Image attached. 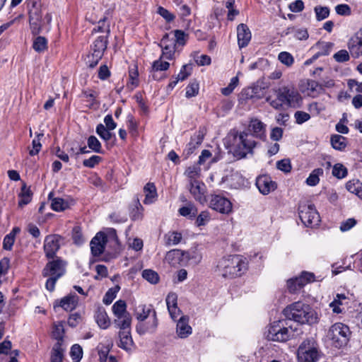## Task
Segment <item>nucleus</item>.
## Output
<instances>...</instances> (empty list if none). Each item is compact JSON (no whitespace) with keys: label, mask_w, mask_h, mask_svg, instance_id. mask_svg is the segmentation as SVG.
I'll use <instances>...</instances> for the list:
<instances>
[{"label":"nucleus","mask_w":362,"mask_h":362,"mask_svg":"<svg viewBox=\"0 0 362 362\" xmlns=\"http://www.w3.org/2000/svg\"><path fill=\"white\" fill-rule=\"evenodd\" d=\"M33 48L37 52H42L47 49V40L45 37L38 36L33 40Z\"/></svg>","instance_id":"e433bc0d"},{"label":"nucleus","mask_w":362,"mask_h":362,"mask_svg":"<svg viewBox=\"0 0 362 362\" xmlns=\"http://www.w3.org/2000/svg\"><path fill=\"white\" fill-rule=\"evenodd\" d=\"M51 206L55 211H62L68 208V203L62 198H54L52 200Z\"/></svg>","instance_id":"c03bdc74"},{"label":"nucleus","mask_w":362,"mask_h":362,"mask_svg":"<svg viewBox=\"0 0 362 362\" xmlns=\"http://www.w3.org/2000/svg\"><path fill=\"white\" fill-rule=\"evenodd\" d=\"M81 97L85 98L86 101L89 103V106H93L95 103L96 93L92 90H84L81 93Z\"/></svg>","instance_id":"4d7b16f0"},{"label":"nucleus","mask_w":362,"mask_h":362,"mask_svg":"<svg viewBox=\"0 0 362 362\" xmlns=\"http://www.w3.org/2000/svg\"><path fill=\"white\" fill-rule=\"evenodd\" d=\"M112 312L115 317L129 314L127 311V304L125 301L122 300H117L112 305Z\"/></svg>","instance_id":"c9c22d12"},{"label":"nucleus","mask_w":362,"mask_h":362,"mask_svg":"<svg viewBox=\"0 0 362 362\" xmlns=\"http://www.w3.org/2000/svg\"><path fill=\"white\" fill-rule=\"evenodd\" d=\"M72 238L74 243L76 245H81L84 242V238L83 236L81 228L80 226H75L72 230Z\"/></svg>","instance_id":"864d4df0"},{"label":"nucleus","mask_w":362,"mask_h":362,"mask_svg":"<svg viewBox=\"0 0 362 362\" xmlns=\"http://www.w3.org/2000/svg\"><path fill=\"white\" fill-rule=\"evenodd\" d=\"M159 46L162 49L161 58L171 60L174 58L176 50V44L173 39H170L168 34H165L160 40Z\"/></svg>","instance_id":"2eb2a0df"},{"label":"nucleus","mask_w":362,"mask_h":362,"mask_svg":"<svg viewBox=\"0 0 362 362\" xmlns=\"http://www.w3.org/2000/svg\"><path fill=\"white\" fill-rule=\"evenodd\" d=\"M294 118L298 124H302L310 119V115L303 111H297L294 114Z\"/></svg>","instance_id":"bf43d9fd"},{"label":"nucleus","mask_w":362,"mask_h":362,"mask_svg":"<svg viewBox=\"0 0 362 362\" xmlns=\"http://www.w3.org/2000/svg\"><path fill=\"white\" fill-rule=\"evenodd\" d=\"M307 90L308 95L314 98L322 92L323 86L315 81L308 80L307 82Z\"/></svg>","instance_id":"f704fd0d"},{"label":"nucleus","mask_w":362,"mask_h":362,"mask_svg":"<svg viewBox=\"0 0 362 362\" xmlns=\"http://www.w3.org/2000/svg\"><path fill=\"white\" fill-rule=\"evenodd\" d=\"M248 131L252 132L251 134L254 135V138L263 139L266 137L265 124L257 119H253L250 121Z\"/></svg>","instance_id":"412c9836"},{"label":"nucleus","mask_w":362,"mask_h":362,"mask_svg":"<svg viewBox=\"0 0 362 362\" xmlns=\"http://www.w3.org/2000/svg\"><path fill=\"white\" fill-rule=\"evenodd\" d=\"M189 186L190 193L197 201L200 203L206 202V186L203 182L200 180L191 182Z\"/></svg>","instance_id":"f3484780"},{"label":"nucleus","mask_w":362,"mask_h":362,"mask_svg":"<svg viewBox=\"0 0 362 362\" xmlns=\"http://www.w3.org/2000/svg\"><path fill=\"white\" fill-rule=\"evenodd\" d=\"M299 217L306 227L317 226L320 221V215L314 204H300L298 207Z\"/></svg>","instance_id":"9d476101"},{"label":"nucleus","mask_w":362,"mask_h":362,"mask_svg":"<svg viewBox=\"0 0 362 362\" xmlns=\"http://www.w3.org/2000/svg\"><path fill=\"white\" fill-rule=\"evenodd\" d=\"M279 60L287 66H291L293 62L294 59L293 56L287 52H281L278 56Z\"/></svg>","instance_id":"3c124183"},{"label":"nucleus","mask_w":362,"mask_h":362,"mask_svg":"<svg viewBox=\"0 0 362 362\" xmlns=\"http://www.w3.org/2000/svg\"><path fill=\"white\" fill-rule=\"evenodd\" d=\"M119 287L116 286L115 288H110L103 297V302L105 305H110L112 303L113 300L116 298V293L119 291Z\"/></svg>","instance_id":"09e8293b"},{"label":"nucleus","mask_w":362,"mask_h":362,"mask_svg":"<svg viewBox=\"0 0 362 362\" xmlns=\"http://www.w3.org/2000/svg\"><path fill=\"white\" fill-rule=\"evenodd\" d=\"M88 146L95 153L102 152V146L99 140L95 136H90L87 141Z\"/></svg>","instance_id":"a18cd8bd"},{"label":"nucleus","mask_w":362,"mask_h":362,"mask_svg":"<svg viewBox=\"0 0 362 362\" xmlns=\"http://www.w3.org/2000/svg\"><path fill=\"white\" fill-rule=\"evenodd\" d=\"M132 317L130 314L117 317L114 320L115 326L119 329V331L131 330Z\"/></svg>","instance_id":"cd10ccee"},{"label":"nucleus","mask_w":362,"mask_h":362,"mask_svg":"<svg viewBox=\"0 0 362 362\" xmlns=\"http://www.w3.org/2000/svg\"><path fill=\"white\" fill-rule=\"evenodd\" d=\"M15 242V238L13 234H7L3 240V248L6 250H11Z\"/></svg>","instance_id":"69168bd1"},{"label":"nucleus","mask_w":362,"mask_h":362,"mask_svg":"<svg viewBox=\"0 0 362 362\" xmlns=\"http://www.w3.org/2000/svg\"><path fill=\"white\" fill-rule=\"evenodd\" d=\"M230 141L234 156L238 159L245 158L247 154H253L254 148L257 142L254 139V135L247 132H233L230 134Z\"/></svg>","instance_id":"7ed1b4c3"},{"label":"nucleus","mask_w":362,"mask_h":362,"mask_svg":"<svg viewBox=\"0 0 362 362\" xmlns=\"http://www.w3.org/2000/svg\"><path fill=\"white\" fill-rule=\"evenodd\" d=\"M256 185L259 192L263 194H268L276 188V182L271 180V177L264 175L257 178Z\"/></svg>","instance_id":"a211bd4d"},{"label":"nucleus","mask_w":362,"mask_h":362,"mask_svg":"<svg viewBox=\"0 0 362 362\" xmlns=\"http://www.w3.org/2000/svg\"><path fill=\"white\" fill-rule=\"evenodd\" d=\"M96 133L100 136L101 139L107 141L111 139L112 134L103 124H99L96 127Z\"/></svg>","instance_id":"de8ad7c7"},{"label":"nucleus","mask_w":362,"mask_h":362,"mask_svg":"<svg viewBox=\"0 0 362 362\" xmlns=\"http://www.w3.org/2000/svg\"><path fill=\"white\" fill-rule=\"evenodd\" d=\"M351 334V332L347 325L337 322L329 328L327 338L333 346L339 349L348 344Z\"/></svg>","instance_id":"6e6552de"},{"label":"nucleus","mask_w":362,"mask_h":362,"mask_svg":"<svg viewBox=\"0 0 362 362\" xmlns=\"http://www.w3.org/2000/svg\"><path fill=\"white\" fill-rule=\"evenodd\" d=\"M163 58H160L153 62L151 67V76L154 80L159 81L165 77L164 74H160V71H166L170 67V64L168 62L163 61Z\"/></svg>","instance_id":"6ab92c4d"},{"label":"nucleus","mask_w":362,"mask_h":362,"mask_svg":"<svg viewBox=\"0 0 362 362\" xmlns=\"http://www.w3.org/2000/svg\"><path fill=\"white\" fill-rule=\"evenodd\" d=\"M78 298L75 294H70L61 299L58 306L62 307L66 311H71L75 309L78 304Z\"/></svg>","instance_id":"393cba45"},{"label":"nucleus","mask_w":362,"mask_h":362,"mask_svg":"<svg viewBox=\"0 0 362 362\" xmlns=\"http://www.w3.org/2000/svg\"><path fill=\"white\" fill-rule=\"evenodd\" d=\"M164 239L166 245H176L181 242L182 239V235L180 232L170 231L165 235Z\"/></svg>","instance_id":"473e14b6"},{"label":"nucleus","mask_w":362,"mask_h":362,"mask_svg":"<svg viewBox=\"0 0 362 362\" xmlns=\"http://www.w3.org/2000/svg\"><path fill=\"white\" fill-rule=\"evenodd\" d=\"M166 260L172 265L184 264V251L181 250H172L167 252Z\"/></svg>","instance_id":"bb28decb"},{"label":"nucleus","mask_w":362,"mask_h":362,"mask_svg":"<svg viewBox=\"0 0 362 362\" xmlns=\"http://www.w3.org/2000/svg\"><path fill=\"white\" fill-rule=\"evenodd\" d=\"M314 11L319 21L327 18L329 15V8L327 6H317L315 7Z\"/></svg>","instance_id":"49530a36"},{"label":"nucleus","mask_w":362,"mask_h":362,"mask_svg":"<svg viewBox=\"0 0 362 362\" xmlns=\"http://www.w3.org/2000/svg\"><path fill=\"white\" fill-rule=\"evenodd\" d=\"M63 359V349L61 347V343L57 342L53 349L51 356L52 362H62Z\"/></svg>","instance_id":"a19ab883"},{"label":"nucleus","mask_w":362,"mask_h":362,"mask_svg":"<svg viewBox=\"0 0 362 362\" xmlns=\"http://www.w3.org/2000/svg\"><path fill=\"white\" fill-rule=\"evenodd\" d=\"M72 360L74 362H79L83 356L82 348L78 344H74L72 346L70 351Z\"/></svg>","instance_id":"8fccbe9b"},{"label":"nucleus","mask_w":362,"mask_h":362,"mask_svg":"<svg viewBox=\"0 0 362 362\" xmlns=\"http://www.w3.org/2000/svg\"><path fill=\"white\" fill-rule=\"evenodd\" d=\"M356 224V219L353 218H348L346 221L342 222L340 226V230L342 232L348 231Z\"/></svg>","instance_id":"338daca9"},{"label":"nucleus","mask_w":362,"mask_h":362,"mask_svg":"<svg viewBox=\"0 0 362 362\" xmlns=\"http://www.w3.org/2000/svg\"><path fill=\"white\" fill-rule=\"evenodd\" d=\"M190 70H191V67L189 65H187V64L183 65L182 66V69H181L180 73L178 74V75L177 76V80H179V81L185 80L190 75Z\"/></svg>","instance_id":"774afa93"},{"label":"nucleus","mask_w":362,"mask_h":362,"mask_svg":"<svg viewBox=\"0 0 362 362\" xmlns=\"http://www.w3.org/2000/svg\"><path fill=\"white\" fill-rule=\"evenodd\" d=\"M142 277L152 284H156L160 279L158 273L152 269L144 270Z\"/></svg>","instance_id":"58836bf2"},{"label":"nucleus","mask_w":362,"mask_h":362,"mask_svg":"<svg viewBox=\"0 0 362 362\" xmlns=\"http://www.w3.org/2000/svg\"><path fill=\"white\" fill-rule=\"evenodd\" d=\"M321 356L319 344L313 338L303 340L297 350L298 362H317Z\"/></svg>","instance_id":"0eeeda50"},{"label":"nucleus","mask_w":362,"mask_h":362,"mask_svg":"<svg viewBox=\"0 0 362 362\" xmlns=\"http://www.w3.org/2000/svg\"><path fill=\"white\" fill-rule=\"evenodd\" d=\"M348 174V170L341 163H337L333 166L332 175L338 179L344 178Z\"/></svg>","instance_id":"79ce46f5"},{"label":"nucleus","mask_w":362,"mask_h":362,"mask_svg":"<svg viewBox=\"0 0 362 362\" xmlns=\"http://www.w3.org/2000/svg\"><path fill=\"white\" fill-rule=\"evenodd\" d=\"M334 59L338 62H345L349 60V52L345 49H341L334 54Z\"/></svg>","instance_id":"0e129e2a"},{"label":"nucleus","mask_w":362,"mask_h":362,"mask_svg":"<svg viewBox=\"0 0 362 362\" xmlns=\"http://www.w3.org/2000/svg\"><path fill=\"white\" fill-rule=\"evenodd\" d=\"M95 320L102 329H107L110 325V320L103 308H99L95 313Z\"/></svg>","instance_id":"a878e982"},{"label":"nucleus","mask_w":362,"mask_h":362,"mask_svg":"<svg viewBox=\"0 0 362 362\" xmlns=\"http://www.w3.org/2000/svg\"><path fill=\"white\" fill-rule=\"evenodd\" d=\"M188 322L187 316H182L177 321L176 331L180 338H186L192 333V327Z\"/></svg>","instance_id":"4be33fe9"},{"label":"nucleus","mask_w":362,"mask_h":362,"mask_svg":"<svg viewBox=\"0 0 362 362\" xmlns=\"http://www.w3.org/2000/svg\"><path fill=\"white\" fill-rule=\"evenodd\" d=\"M330 141L332 146L338 151H344L347 146L346 138L339 134L332 135Z\"/></svg>","instance_id":"2f4dec72"},{"label":"nucleus","mask_w":362,"mask_h":362,"mask_svg":"<svg viewBox=\"0 0 362 362\" xmlns=\"http://www.w3.org/2000/svg\"><path fill=\"white\" fill-rule=\"evenodd\" d=\"M323 174L322 168H316L312 171L309 177L306 179V184L309 186H315L320 182L319 176Z\"/></svg>","instance_id":"4c0bfd02"},{"label":"nucleus","mask_w":362,"mask_h":362,"mask_svg":"<svg viewBox=\"0 0 362 362\" xmlns=\"http://www.w3.org/2000/svg\"><path fill=\"white\" fill-rule=\"evenodd\" d=\"M199 89L197 82H191L186 88V97L189 98L196 96L199 93Z\"/></svg>","instance_id":"6e6d98bb"},{"label":"nucleus","mask_w":362,"mask_h":362,"mask_svg":"<svg viewBox=\"0 0 362 362\" xmlns=\"http://www.w3.org/2000/svg\"><path fill=\"white\" fill-rule=\"evenodd\" d=\"M118 334L119 337V344L118 346L126 351H130L134 344L131 330L119 331Z\"/></svg>","instance_id":"b1692460"},{"label":"nucleus","mask_w":362,"mask_h":362,"mask_svg":"<svg viewBox=\"0 0 362 362\" xmlns=\"http://www.w3.org/2000/svg\"><path fill=\"white\" fill-rule=\"evenodd\" d=\"M66 263L60 258L49 261L42 270V275L48 276L45 287L49 291H53L57 281L65 273Z\"/></svg>","instance_id":"423d86ee"},{"label":"nucleus","mask_w":362,"mask_h":362,"mask_svg":"<svg viewBox=\"0 0 362 362\" xmlns=\"http://www.w3.org/2000/svg\"><path fill=\"white\" fill-rule=\"evenodd\" d=\"M348 49L352 57L356 59L362 56V29L349 39Z\"/></svg>","instance_id":"dca6fc26"},{"label":"nucleus","mask_w":362,"mask_h":362,"mask_svg":"<svg viewBox=\"0 0 362 362\" xmlns=\"http://www.w3.org/2000/svg\"><path fill=\"white\" fill-rule=\"evenodd\" d=\"M62 240V237L57 234L48 235L45 238L43 249L47 259H54Z\"/></svg>","instance_id":"f8f14e48"},{"label":"nucleus","mask_w":362,"mask_h":362,"mask_svg":"<svg viewBox=\"0 0 362 362\" xmlns=\"http://www.w3.org/2000/svg\"><path fill=\"white\" fill-rule=\"evenodd\" d=\"M276 167L279 170L284 172L289 173L291 170V162L288 159H283L276 163Z\"/></svg>","instance_id":"e2e57ef3"},{"label":"nucleus","mask_w":362,"mask_h":362,"mask_svg":"<svg viewBox=\"0 0 362 362\" xmlns=\"http://www.w3.org/2000/svg\"><path fill=\"white\" fill-rule=\"evenodd\" d=\"M315 281V274L311 272H303L301 275L297 277L298 284L300 286H305L308 283Z\"/></svg>","instance_id":"37998d69"},{"label":"nucleus","mask_w":362,"mask_h":362,"mask_svg":"<svg viewBox=\"0 0 362 362\" xmlns=\"http://www.w3.org/2000/svg\"><path fill=\"white\" fill-rule=\"evenodd\" d=\"M136 319L141 322L136 325V332L139 334L154 332L158 326L156 312L151 305H139L136 309Z\"/></svg>","instance_id":"39448f33"},{"label":"nucleus","mask_w":362,"mask_h":362,"mask_svg":"<svg viewBox=\"0 0 362 362\" xmlns=\"http://www.w3.org/2000/svg\"><path fill=\"white\" fill-rule=\"evenodd\" d=\"M202 255L196 249L184 251V263L189 262L194 265L198 264L202 260Z\"/></svg>","instance_id":"7c9ffc66"},{"label":"nucleus","mask_w":362,"mask_h":362,"mask_svg":"<svg viewBox=\"0 0 362 362\" xmlns=\"http://www.w3.org/2000/svg\"><path fill=\"white\" fill-rule=\"evenodd\" d=\"M348 191L355 194L362 200V183L359 182H348L346 185Z\"/></svg>","instance_id":"ea45409f"},{"label":"nucleus","mask_w":362,"mask_h":362,"mask_svg":"<svg viewBox=\"0 0 362 362\" xmlns=\"http://www.w3.org/2000/svg\"><path fill=\"white\" fill-rule=\"evenodd\" d=\"M179 213L182 216H189L193 218L197 213V209L193 205L182 206L179 209Z\"/></svg>","instance_id":"603ef678"},{"label":"nucleus","mask_w":362,"mask_h":362,"mask_svg":"<svg viewBox=\"0 0 362 362\" xmlns=\"http://www.w3.org/2000/svg\"><path fill=\"white\" fill-rule=\"evenodd\" d=\"M19 201L18 206L23 207L25 205L29 204L32 200L33 192L30 187H28L25 183L21 187V192L18 194Z\"/></svg>","instance_id":"c85d7f7f"},{"label":"nucleus","mask_w":362,"mask_h":362,"mask_svg":"<svg viewBox=\"0 0 362 362\" xmlns=\"http://www.w3.org/2000/svg\"><path fill=\"white\" fill-rule=\"evenodd\" d=\"M107 242V235L103 232L98 233L91 240L90 245L93 256L98 257L103 253Z\"/></svg>","instance_id":"4468645a"},{"label":"nucleus","mask_w":362,"mask_h":362,"mask_svg":"<svg viewBox=\"0 0 362 362\" xmlns=\"http://www.w3.org/2000/svg\"><path fill=\"white\" fill-rule=\"evenodd\" d=\"M102 160V158L99 156H92L88 159L83 161V165L85 167L93 168L97 165Z\"/></svg>","instance_id":"13d9d810"},{"label":"nucleus","mask_w":362,"mask_h":362,"mask_svg":"<svg viewBox=\"0 0 362 362\" xmlns=\"http://www.w3.org/2000/svg\"><path fill=\"white\" fill-rule=\"evenodd\" d=\"M209 206L223 214H228L232 211V204L230 200L220 195H211Z\"/></svg>","instance_id":"ddd939ff"},{"label":"nucleus","mask_w":362,"mask_h":362,"mask_svg":"<svg viewBox=\"0 0 362 362\" xmlns=\"http://www.w3.org/2000/svg\"><path fill=\"white\" fill-rule=\"evenodd\" d=\"M209 213L206 211H202L197 218L196 224L198 226H204L209 221Z\"/></svg>","instance_id":"680f3d73"},{"label":"nucleus","mask_w":362,"mask_h":362,"mask_svg":"<svg viewBox=\"0 0 362 362\" xmlns=\"http://www.w3.org/2000/svg\"><path fill=\"white\" fill-rule=\"evenodd\" d=\"M201 169L198 165L189 166L185 171V175L188 178V182L199 180Z\"/></svg>","instance_id":"72a5a7b5"},{"label":"nucleus","mask_w":362,"mask_h":362,"mask_svg":"<svg viewBox=\"0 0 362 362\" xmlns=\"http://www.w3.org/2000/svg\"><path fill=\"white\" fill-rule=\"evenodd\" d=\"M107 36H99L93 42L92 52H95L97 59H102L104 51L107 48Z\"/></svg>","instance_id":"5701e85b"},{"label":"nucleus","mask_w":362,"mask_h":362,"mask_svg":"<svg viewBox=\"0 0 362 362\" xmlns=\"http://www.w3.org/2000/svg\"><path fill=\"white\" fill-rule=\"evenodd\" d=\"M51 21L52 16L49 13H47L42 18L40 4L33 1L32 7L29 8V23L33 35L39 34L45 23L49 24Z\"/></svg>","instance_id":"1a4fd4ad"},{"label":"nucleus","mask_w":362,"mask_h":362,"mask_svg":"<svg viewBox=\"0 0 362 362\" xmlns=\"http://www.w3.org/2000/svg\"><path fill=\"white\" fill-rule=\"evenodd\" d=\"M40 136H43V134H37V138L33 140V142H32L33 147H32V149H30L29 151V154L30 156L37 155L41 149L42 145L40 141V139H39Z\"/></svg>","instance_id":"052dcab7"},{"label":"nucleus","mask_w":362,"mask_h":362,"mask_svg":"<svg viewBox=\"0 0 362 362\" xmlns=\"http://www.w3.org/2000/svg\"><path fill=\"white\" fill-rule=\"evenodd\" d=\"M281 323V322H278L276 324L269 327L267 334L269 340L284 342L289 339L293 333V330L291 327L288 328L284 327L283 325H280Z\"/></svg>","instance_id":"9b49d317"},{"label":"nucleus","mask_w":362,"mask_h":362,"mask_svg":"<svg viewBox=\"0 0 362 362\" xmlns=\"http://www.w3.org/2000/svg\"><path fill=\"white\" fill-rule=\"evenodd\" d=\"M238 43L240 48L245 47L249 44L252 35L246 24L240 23L237 27Z\"/></svg>","instance_id":"aec40b11"},{"label":"nucleus","mask_w":362,"mask_h":362,"mask_svg":"<svg viewBox=\"0 0 362 362\" xmlns=\"http://www.w3.org/2000/svg\"><path fill=\"white\" fill-rule=\"evenodd\" d=\"M247 269L246 258L235 255L221 259L217 264V270L224 278L240 276Z\"/></svg>","instance_id":"f03ea898"},{"label":"nucleus","mask_w":362,"mask_h":362,"mask_svg":"<svg viewBox=\"0 0 362 362\" xmlns=\"http://www.w3.org/2000/svg\"><path fill=\"white\" fill-rule=\"evenodd\" d=\"M144 192L145 193L144 203L145 204H152L157 197V191L155 185L152 182L147 183L144 187Z\"/></svg>","instance_id":"c756f323"},{"label":"nucleus","mask_w":362,"mask_h":362,"mask_svg":"<svg viewBox=\"0 0 362 362\" xmlns=\"http://www.w3.org/2000/svg\"><path fill=\"white\" fill-rule=\"evenodd\" d=\"M284 316L300 324H315L317 322L316 313L302 302H296L287 306L283 311Z\"/></svg>","instance_id":"20e7f679"},{"label":"nucleus","mask_w":362,"mask_h":362,"mask_svg":"<svg viewBox=\"0 0 362 362\" xmlns=\"http://www.w3.org/2000/svg\"><path fill=\"white\" fill-rule=\"evenodd\" d=\"M64 329L63 324L62 322H59L57 325H55L54 326V329L52 331V335H53V337L58 341V342H59L60 341H62L63 337H64Z\"/></svg>","instance_id":"5fc2aeb1"},{"label":"nucleus","mask_w":362,"mask_h":362,"mask_svg":"<svg viewBox=\"0 0 362 362\" xmlns=\"http://www.w3.org/2000/svg\"><path fill=\"white\" fill-rule=\"evenodd\" d=\"M266 101L275 110H281L284 106L298 108L300 106L302 97L293 86L287 85L273 88L267 96Z\"/></svg>","instance_id":"f257e3e1"}]
</instances>
